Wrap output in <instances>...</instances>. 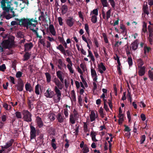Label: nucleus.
Returning <instances> with one entry per match:
<instances>
[{
	"label": "nucleus",
	"mask_w": 153,
	"mask_h": 153,
	"mask_svg": "<svg viewBox=\"0 0 153 153\" xmlns=\"http://www.w3.org/2000/svg\"><path fill=\"white\" fill-rule=\"evenodd\" d=\"M77 119L73 116V114H71L70 116L69 121L72 124L75 123V120Z\"/></svg>",
	"instance_id": "obj_19"
},
{
	"label": "nucleus",
	"mask_w": 153,
	"mask_h": 153,
	"mask_svg": "<svg viewBox=\"0 0 153 153\" xmlns=\"http://www.w3.org/2000/svg\"><path fill=\"white\" fill-rule=\"evenodd\" d=\"M1 120L2 122H5L6 120V117L5 115H3L1 117Z\"/></svg>",
	"instance_id": "obj_64"
},
{
	"label": "nucleus",
	"mask_w": 153,
	"mask_h": 153,
	"mask_svg": "<svg viewBox=\"0 0 153 153\" xmlns=\"http://www.w3.org/2000/svg\"><path fill=\"white\" fill-rule=\"evenodd\" d=\"M52 35L51 36H48L47 37L48 39L51 42H53L55 41L56 40L52 36Z\"/></svg>",
	"instance_id": "obj_46"
},
{
	"label": "nucleus",
	"mask_w": 153,
	"mask_h": 153,
	"mask_svg": "<svg viewBox=\"0 0 153 153\" xmlns=\"http://www.w3.org/2000/svg\"><path fill=\"white\" fill-rule=\"evenodd\" d=\"M49 32L52 36H56V31L53 25L51 24L49 25Z\"/></svg>",
	"instance_id": "obj_8"
},
{
	"label": "nucleus",
	"mask_w": 153,
	"mask_h": 153,
	"mask_svg": "<svg viewBox=\"0 0 153 153\" xmlns=\"http://www.w3.org/2000/svg\"><path fill=\"white\" fill-rule=\"evenodd\" d=\"M127 118L128 119V122H129L131 120V116L130 115V112L129 111L127 112Z\"/></svg>",
	"instance_id": "obj_50"
},
{
	"label": "nucleus",
	"mask_w": 153,
	"mask_h": 153,
	"mask_svg": "<svg viewBox=\"0 0 153 153\" xmlns=\"http://www.w3.org/2000/svg\"><path fill=\"white\" fill-rule=\"evenodd\" d=\"M111 10L109 9L106 12V17L107 19H108L110 18L111 16Z\"/></svg>",
	"instance_id": "obj_49"
},
{
	"label": "nucleus",
	"mask_w": 153,
	"mask_h": 153,
	"mask_svg": "<svg viewBox=\"0 0 153 153\" xmlns=\"http://www.w3.org/2000/svg\"><path fill=\"white\" fill-rule=\"evenodd\" d=\"M148 73H149V76L150 79L152 81L153 80V72L150 70L149 71Z\"/></svg>",
	"instance_id": "obj_43"
},
{
	"label": "nucleus",
	"mask_w": 153,
	"mask_h": 153,
	"mask_svg": "<svg viewBox=\"0 0 153 153\" xmlns=\"http://www.w3.org/2000/svg\"><path fill=\"white\" fill-rule=\"evenodd\" d=\"M17 21H19V24L21 26L23 25L27 28H30L36 34V37H38V34L37 31L38 28L36 27L37 24L36 20L33 19H16Z\"/></svg>",
	"instance_id": "obj_1"
},
{
	"label": "nucleus",
	"mask_w": 153,
	"mask_h": 153,
	"mask_svg": "<svg viewBox=\"0 0 153 153\" xmlns=\"http://www.w3.org/2000/svg\"><path fill=\"white\" fill-rule=\"evenodd\" d=\"M88 54L87 56L88 57H90L93 56L92 53L90 50H88Z\"/></svg>",
	"instance_id": "obj_62"
},
{
	"label": "nucleus",
	"mask_w": 153,
	"mask_h": 153,
	"mask_svg": "<svg viewBox=\"0 0 153 153\" xmlns=\"http://www.w3.org/2000/svg\"><path fill=\"white\" fill-rule=\"evenodd\" d=\"M80 51L82 54L84 55H86V52L83 49V48H80Z\"/></svg>",
	"instance_id": "obj_57"
},
{
	"label": "nucleus",
	"mask_w": 153,
	"mask_h": 153,
	"mask_svg": "<svg viewBox=\"0 0 153 153\" xmlns=\"http://www.w3.org/2000/svg\"><path fill=\"white\" fill-rule=\"evenodd\" d=\"M56 117L58 121L60 123H63L65 120L63 115L60 113H59L57 114Z\"/></svg>",
	"instance_id": "obj_12"
},
{
	"label": "nucleus",
	"mask_w": 153,
	"mask_h": 153,
	"mask_svg": "<svg viewBox=\"0 0 153 153\" xmlns=\"http://www.w3.org/2000/svg\"><path fill=\"white\" fill-rule=\"evenodd\" d=\"M78 15L79 17L81 18L82 21L84 20V17L83 15H82V12L81 11H79L78 12Z\"/></svg>",
	"instance_id": "obj_52"
},
{
	"label": "nucleus",
	"mask_w": 153,
	"mask_h": 153,
	"mask_svg": "<svg viewBox=\"0 0 153 153\" xmlns=\"http://www.w3.org/2000/svg\"><path fill=\"white\" fill-rule=\"evenodd\" d=\"M24 86V84L22 82H20L17 86V89L19 91H22L23 90Z\"/></svg>",
	"instance_id": "obj_21"
},
{
	"label": "nucleus",
	"mask_w": 153,
	"mask_h": 153,
	"mask_svg": "<svg viewBox=\"0 0 153 153\" xmlns=\"http://www.w3.org/2000/svg\"><path fill=\"white\" fill-rule=\"evenodd\" d=\"M139 105L141 107H142L143 108L145 107L146 106L145 104L143 101H141L140 102Z\"/></svg>",
	"instance_id": "obj_63"
},
{
	"label": "nucleus",
	"mask_w": 153,
	"mask_h": 153,
	"mask_svg": "<svg viewBox=\"0 0 153 153\" xmlns=\"http://www.w3.org/2000/svg\"><path fill=\"white\" fill-rule=\"evenodd\" d=\"M99 112L101 117L102 118H104L105 114L104 113L103 109L102 107L100 108Z\"/></svg>",
	"instance_id": "obj_24"
},
{
	"label": "nucleus",
	"mask_w": 153,
	"mask_h": 153,
	"mask_svg": "<svg viewBox=\"0 0 153 153\" xmlns=\"http://www.w3.org/2000/svg\"><path fill=\"white\" fill-rule=\"evenodd\" d=\"M147 32V24L146 23L143 22V28L142 29V33H144Z\"/></svg>",
	"instance_id": "obj_22"
},
{
	"label": "nucleus",
	"mask_w": 153,
	"mask_h": 153,
	"mask_svg": "<svg viewBox=\"0 0 153 153\" xmlns=\"http://www.w3.org/2000/svg\"><path fill=\"white\" fill-rule=\"evenodd\" d=\"M22 114L23 115V119L25 121L27 122L31 121V115L27 110H23L22 112Z\"/></svg>",
	"instance_id": "obj_4"
},
{
	"label": "nucleus",
	"mask_w": 153,
	"mask_h": 153,
	"mask_svg": "<svg viewBox=\"0 0 153 153\" xmlns=\"http://www.w3.org/2000/svg\"><path fill=\"white\" fill-rule=\"evenodd\" d=\"M6 3H4L3 4L2 3L1 4V7L2 8V10L5 12H8L9 11L10 7H7L6 6Z\"/></svg>",
	"instance_id": "obj_17"
},
{
	"label": "nucleus",
	"mask_w": 153,
	"mask_h": 153,
	"mask_svg": "<svg viewBox=\"0 0 153 153\" xmlns=\"http://www.w3.org/2000/svg\"><path fill=\"white\" fill-rule=\"evenodd\" d=\"M30 134H35L36 131L34 127L32 126H30Z\"/></svg>",
	"instance_id": "obj_37"
},
{
	"label": "nucleus",
	"mask_w": 153,
	"mask_h": 153,
	"mask_svg": "<svg viewBox=\"0 0 153 153\" xmlns=\"http://www.w3.org/2000/svg\"><path fill=\"white\" fill-rule=\"evenodd\" d=\"M56 75L57 77L59 79V81L62 83L63 84L64 79V74L61 71H58L56 72Z\"/></svg>",
	"instance_id": "obj_7"
},
{
	"label": "nucleus",
	"mask_w": 153,
	"mask_h": 153,
	"mask_svg": "<svg viewBox=\"0 0 153 153\" xmlns=\"http://www.w3.org/2000/svg\"><path fill=\"white\" fill-rule=\"evenodd\" d=\"M77 71L80 74L82 75H83V73L84 72H83V71H82L81 69V68L79 67H77Z\"/></svg>",
	"instance_id": "obj_61"
},
{
	"label": "nucleus",
	"mask_w": 153,
	"mask_h": 153,
	"mask_svg": "<svg viewBox=\"0 0 153 153\" xmlns=\"http://www.w3.org/2000/svg\"><path fill=\"white\" fill-rule=\"evenodd\" d=\"M149 33V40L150 44H152L153 40V27L150 25H149L148 27Z\"/></svg>",
	"instance_id": "obj_5"
},
{
	"label": "nucleus",
	"mask_w": 153,
	"mask_h": 153,
	"mask_svg": "<svg viewBox=\"0 0 153 153\" xmlns=\"http://www.w3.org/2000/svg\"><path fill=\"white\" fill-rule=\"evenodd\" d=\"M61 11L62 13H65L67 11L68 9V6L66 5L62 6L61 8Z\"/></svg>",
	"instance_id": "obj_20"
},
{
	"label": "nucleus",
	"mask_w": 153,
	"mask_h": 153,
	"mask_svg": "<svg viewBox=\"0 0 153 153\" xmlns=\"http://www.w3.org/2000/svg\"><path fill=\"white\" fill-rule=\"evenodd\" d=\"M40 13L41 15L39 17V20H41L42 21H44L45 19V17L44 13L42 12H41Z\"/></svg>",
	"instance_id": "obj_31"
},
{
	"label": "nucleus",
	"mask_w": 153,
	"mask_h": 153,
	"mask_svg": "<svg viewBox=\"0 0 153 153\" xmlns=\"http://www.w3.org/2000/svg\"><path fill=\"white\" fill-rule=\"evenodd\" d=\"M53 82L56 86L54 87V91L55 92L54 97V101L56 102H59L61 99V93L60 90H62L64 87V84L62 83L59 79L56 78H54Z\"/></svg>",
	"instance_id": "obj_2"
},
{
	"label": "nucleus",
	"mask_w": 153,
	"mask_h": 153,
	"mask_svg": "<svg viewBox=\"0 0 153 153\" xmlns=\"http://www.w3.org/2000/svg\"><path fill=\"white\" fill-rule=\"evenodd\" d=\"M91 73L92 77L97 76V74L95 70L92 68H91Z\"/></svg>",
	"instance_id": "obj_40"
},
{
	"label": "nucleus",
	"mask_w": 153,
	"mask_h": 153,
	"mask_svg": "<svg viewBox=\"0 0 153 153\" xmlns=\"http://www.w3.org/2000/svg\"><path fill=\"white\" fill-rule=\"evenodd\" d=\"M45 75L46 78V80L48 82H49L51 81V76L48 73H45Z\"/></svg>",
	"instance_id": "obj_25"
},
{
	"label": "nucleus",
	"mask_w": 153,
	"mask_h": 153,
	"mask_svg": "<svg viewBox=\"0 0 153 153\" xmlns=\"http://www.w3.org/2000/svg\"><path fill=\"white\" fill-rule=\"evenodd\" d=\"M6 68L5 65L4 64H3L1 66H0V71H3Z\"/></svg>",
	"instance_id": "obj_54"
},
{
	"label": "nucleus",
	"mask_w": 153,
	"mask_h": 153,
	"mask_svg": "<svg viewBox=\"0 0 153 153\" xmlns=\"http://www.w3.org/2000/svg\"><path fill=\"white\" fill-rule=\"evenodd\" d=\"M109 1L110 2L111 5L113 8H114L115 7V3L114 0Z\"/></svg>",
	"instance_id": "obj_60"
},
{
	"label": "nucleus",
	"mask_w": 153,
	"mask_h": 153,
	"mask_svg": "<svg viewBox=\"0 0 153 153\" xmlns=\"http://www.w3.org/2000/svg\"><path fill=\"white\" fill-rule=\"evenodd\" d=\"M56 48L57 49L59 50L61 53L65 50L64 47L61 44L59 45L58 46H57Z\"/></svg>",
	"instance_id": "obj_34"
},
{
	"label": "nucleus",
	"mask_w": 153,
	"mask_h": 153,
	"mask_svg": "<svg viewBox=\"0 0 153 153\" xmlns=\"http://www.w3.org/2000/svg\"><path fill=\"white\" fill-rule=\"evenodd\" d=\"M22 75V73L20 71H18L16 74V76L17 78H20Z\"/></svg>",
	"instance_id": "obj_55"
},
{
	"label": "nucleus",
	"mask_w": 153,
	"mask_h": 153,
	"mask_svg": "<svg viewBox=\"0 0 153 153\" xmlns=\"http://www.w3.org/2000/svg\"><path fill=\"white\" fill-rule=\"evenodd\" d=\"M55 116L54 114L51 113L48 115V117L51 121H53L55 119Z\"/></svg>",
	"instance_id": "obj_32"
},
{
	"label": "nucleus",
	"mask_w": 153,
	"mask_h": 153,
	"mask_svg": "<svg viewBox=\"0 0 153 153\" xmlns=\"http://www.w3.org/2000/svg\"><path fill=\"white\" fill-rule=\"evenodd\" d=\"M93 14H94V16H97L98 15V10L97 9H96L94 10L92 12L90 13V15H91Z\"/></svg>",
	"instance_id": "obj_38"
},
{
	"label": "nucleus",
	"mask_w": 153,
	"mask_h": 153,
	"mask_svg": "<svg viewBox=\"0 0 153 153\" xmlns=\"http://www.w3.org/2000/svg\"><path fill=\"white\" fill-rule=\"evenodd\" d=\"M101 1L103 7H107L108 6V4L107 0H101Z\"/></svg>",
	"instance_id": "obj_36"
},
{
	"label": "nucleus",
	"mask_w": 153,
	"mask_h": 153,
	"mask_svg": "<svg viewBox=\"0 0 153 153\" xmlns=\"http://www.w3.org/2000/svg\"><path fill=\"white\" fill-rule=\"evenodd\" d=\"M138 46V45L137 42L136 41L133 42L131 44L130 48L131 49H132L133 50L135 51L137 49Z\"/></svg>",
	"instance_id": "obj_16"
},
{
	"label": "nucleus",
	"mask_w": 153,
	"mask_h": 153,
	"mask_svg": "<svg viewBox=\"0 0 153 153\" xmlns=\"http://www.w3.org/2000/svg\"><path fill=\"white\" fill-rule=\"evenodd\" d=\"M49 133L52 134H55V132L54 129L52 128H50L49 130Z\"/></svg>",
	"instance_id": "obj_51"
},
{
	"label": "nucleus",
	"mask_w": 153,
	"mask_h": 153,
	"mask_svg": "<svg viewBox=\"0 0 153 153\" xmlns=\"http://www.w3.org/2000/svg\"><path fill=\"white\" fill-rule=\"evenodd\" d=\"M137 62L138 63V68L140 67H142V66L143 64V62L142 60L140 59L137 60Z\"/></svg>",
	"instance_id": "obj_28"
},
{
	"label": "nucleus",
	"mask_w": 153,
	"mask_h": 153,
	"mask_svg": "<svg viewBox=\"0 0 153 153\" xmlns=\"http://www.w3.org/2000/svg\"><path fill=\"white\" fill-rule=\"evenodd\" d=\"M58 64L57 67L59 69L64 71L63 68H66V65L64 62L61 59H59L58 60Z\"/></svg>",
	"instance_id": "obj_9"
},
{
	"label": "nucleus",
	"mask_w": 153,
	"mask_h": 153,
	"mask_svg": "<svg viewBox=\"0 0 153 153\" xmlns=\"http://www.w3.org/2000/svg\"><path fill=\"white\" fill-rule=\"evenodd\" d=\"M39 127H42L43 125L41 119L39 117Z\"/></svg>",
	"instance_id": "obj_58"
},
{
	"label": "nucleus",
	"mask_w": 153,
	"mask_h": 153,
	"mask_svg": "<svg viewBox=\"0 0 153 153\" xmlns=\"http://www.w3.org/2000/svg\"><path fill=\"white\" fill-rule=\"evenodd\" d=\"M120 29L122 30L121 32L124 33L126 32V30L125 26L123 24H121L120 25Z\"/></svg>",
	"instance_id": "obj_29"
},
{
	"label": "nucleus",
	"mask_w": 153,
	"mask_h": 153,
	"mask_svg": "<svg viewBox=\"0 0 153 153\" xmlns=\"http://www.w3.org/2000/svg\"><path fill=\"white\" fill-rule=\"evenodd\" d=\"M73 64H68L67 65V67L68 69L70 72L72 74L74 73V70L72 68Z\"/></svg>",
	"instance_id": "obj_23"
},
{
	"label": "nucleus",
	"mask_w": 153,
	"mask_h": 153,
	"mask_svg": "<svg viewBox=\"0 0 153 153\" xmlns=\"http://www.w3.org/2000/svg\"><path fill=\"white\" fill-rule=\"evenodd\" d=\"M83 129L85 133H87V134H88V128L87 125L86 123H84Z\"/></svg>",
	"instance_id": "obj_26"
},
{
	"label": "nucleus",
	"mask_w": 153,
	"mask_h": 153,
	"mask_svg": "<svg viewBox=\"0 0 153 153\" xmlns=\"http://www.w3.org/2000/svg\"><path fill=\"white\" fill-rule=\"evenodd\" d=\"M12 13H13V15L12 16H11L10 14H8L7 15L5 16V18L7 19H9L12 18V17H14L15 16V15H14V11H12Z\"/></svg>",
	"instance_id": "obj_47"
},
{
	"label": "nucleus",
	"mask_w": 153,
	"mask_h": 153,
	"mask_svg": "<svg viewBox=\"0 0 153 153\" xmlns=\"http://www.w3.org/2000/svg\"><path fill=\"white\" fill-rule=\"evenodd\" d=\"M85 29L88 34L89 33V27L87 24H85Z\"/></svg>",
	"instance_id": "obj_53"
},
{
	"label": "nucleus",
	"mask_w": 153,
	"mask_h": 153,
	"mask_svg": "<svg viewBox=\"0 0 153 153\" xmlns=\"http://www.w3.org/2000/svg\"><path fill=\"white\" fill-rule=\"evenodd\" d=\"M58 22L59 25H62L63 22L62 19L61 17H59L58 18Z\"/></svg>",
	"instance_id": "obj_56"
},
{
	"label": "nucleus",
	"mask_w": 153,
	"mask_h": 153,
	"mask_svg": "<svg viewBox=\"0 0 153 153\" xmlns=\"http://www.w3.org/2000/svg\"><path fill=\"white\" fill-rule=\"evenodd\" d=\"M15 114L17 118L21 119L22 118V116L20 112L16 111V112Z\"/></svg>",
	"instance_id": "obj_39"
},
{
	"label": "nucleus",
	"mask_w": 153,
	"mask_h": 153,
	"mask_svg": "<svg viewBox=\"0 0 153 153\" xmlns=\"http://www.w3.org/2000/svg\"><path fill=\"white\" fill-rule=\"evenodd\" d=\"M139 71H138V74L140 76L143 75L145 73V68L144 66L140 67L138 68Z\"/></svg>",
	"instance_id": "obj_15"
},
{
	"label": "nucleus",
	"mask_w": 153,
	"mask_h": 153,
	"mask_svg": "<svg viewBox=\"0 0 153 153\" xmlns=\"http://www.w3.org/2000/svg\"><path fill=\"white\" fill-rule=\"evenodd\" d=\"M54 93L53 91H51L49 89H48L45 93V96L47 97L51 98L53 96Z\"/></svg>",
	"instance_id": "obj_14"
},
{
	"label": "nucleus",
	"mask_w": 153,
	"mask_h": 153,
	"mask_svg": "<svg viewBox=\"0 0 153 153\" xmlns=\"http://www.w3.org/2000/svg\"><path fill=\"white\" fill-rule=\"evenodd\" d=\"M90 117L91 122L94 121L96 118H97V113L96 114L94 111H92L91 112V114L90 115Z\"/></svg>",
	"instance_id": "obj_13"
},
{
	"label": "nucleus",
	"mask_w": 153,
	"mask_h": 153,
	"mask_svg": "<svg viewBox=\"0 0 153 153\" xmlns=\"http://www.w3.org/2000/svg\"><path fill=\"white\" fill-rule=\"evenodd\" d=\"M80 67L82 69L83 72H85L86 71V66L83 63H81L80 64Z\"/></svg>",
	"instance_id": "obj_41"
},
{
	"label": "nucleus",
	"mask_w": 153,
	"mask_h": 153,
	"mask_svg": "<svg viewBox=\"0 0 153 153\" xmlns=\"http://www.w3.org/2000/svg\"><path fill=\"white\" fill-rule=\"evenodd\" d=\"M32 47L33 45L31 43L25 44V51H28Z\"/></svg>",
	"instance_id": "obj_18"
},
{
	"label": "nucleus",
	"mask_w": 153,
	"mask_h": 153,
	"mask_svg": "<svg viewBox=\"0 0 153 153\" xmlns=\"http://www.w3.org/2000/svg\"><path fill=\"white\" fill-rule=\"evenodd\" d=\"M143 13L142 15L143 16H145V15L146 14L148 16L150 10L147 5V2H145L143 7L142 8Z\"/></svg>",
	"instance_id": "obj_6"
},
{
	"label": "nucleus",
	"mask_w": 153,
	"mask_h": 153,
	"mask_svg": "<svg viewBox=\"0 0 153 153\" xmlns=\"http://www.w3.org/2000/svg\"><path fill=\"white\" fill-rule=\"evenodd\" d=\"M73 116L77 118L78 117V112L75 109H74L73 112Z\"/></svg>",
	"instance_id": "obj_48"
},
{
	"label": "nucleus",
	"mask_w": 153,
	"mask_h": 153,
	"mask_svg": "<svg viewBox=\"0 0 153 153\" xmlns=\"http://www.w3.org/2000/svg\"><path fill=\"white\" fill-rule=\"evenodd\" d=\"M25 88L26 90L30 92H31V87L30 84L29 83H26L25 85Z\"/></svg>",
	"instance_id": "obj_30"
},
{
	"label": "nucleus",
	"mask_w": 153,
	"mask_h": 153,
	"mask_svg": "<svg viewBox=\"0 0 153 153\" xmlns=\"http://www.w3.org/2000/svg\"><path fill=\"white\" fill-rule=\"evenodd\" d=\"M127 61L129 66L132 65L133 64L132 60L131 57H128V58Z\"/></svg>",
	"instance_id": "obj_42"
},
{
	"label": "nucleus",
	"mask_w": 153,
	"mask_h": 153,
	"mask_svg": "<svg viewBox=\"0 0 153 153\" xmlns=\"http://www.w3.org/2000/svg\"><path fill=\"white\" fill-rule=\"evenodd\" d=\"M98 67L99 71L101 74L103 73V71L106 70L105 66L102 62H101L100 64L98 65Z\"/></svg>",
	"instance_id": "obj_10"
},
{
	"label": "nucleus",
	"mask_w": 153,
	"mask_h": 153,
	"mask_svg": "<svg viewBox=\"0 0 153 153\" xmlns=\"http://www.w3.org/2000/svg\"><path fill=\"white\" fill-rule=\"evenodd\" d=\"M75 22V20L72 18L70 17L66 21L67 25L69 27L72 26Z\"/></svg>",
	"instance_id": "obj_11"
},
{
	"label": "nucleus",
	"mask_w": 153,
	"mask_h": 153,
	"mask_svg": "<svg viewBox=\"0 0 153 153\" xmlns=\"http://www.w3.org/2000/svg\"><path fill=\"white\" fill-rule=\"evenodd\" d=\"M1 45L4 49H10L14 47L15 44L14 41L8 39L3 41Z\"/></svg>",
	"instance_id": "obj_3"
},
{
	"label": "nucleus",
	"mask_w": 153,
	"mask_h": 153,
	"mask_svg": "<svg viewBox=\"0 0 153 153\" xmlns=\"http://www.w3.org/2000/svg\"><path fill=\"white\" fill-rule=\"evenodd\" d=\"M9 78L10 80V82L13 84H15V79L12 76H10L9 77Z\"/></svg>",
	"instance_id": "obj_59"
},
{
	"label": "nucleus",
	"mask_w": 153,
	"mask_h": 153,
	"mask_svg": "<svg viewBox=\"0 0 153 153\" xmlns=\"http://www.w3.org/2000/svg\"><path fill=\"white\" fill-rule=\"evenodd\" d=\"M91 21L94 23H96L97 21V16H92L91 18Z\"/></svg>",
	"instance_id": "obj_35"
},
{
	"label": "nucleus",
	"mask_w": 153,
	"mask_h": 153,
	"mask_svg": "<svg viewBox=\"0 0 153 153\" xmlns=\"http://www.w3.org/2000/svg\"><path fill=\"white\" fill-rule=\"evenodd\" d=\"M150 48H149L147 47L146 46H145L144 48V53L145 54V55L144 56V58L147 57L146 53H148L149 51Z\"/></svg>",
	"instance_id": "obj_27"
},
{
	"label": "nucleus",
	"mask_w": 153,
	"mask_h": 153,
	"mask_svg": "<svg viewBox=\"0 0 153 153\" xmlns=\"http://www.w3.org/2000/svg\"><path fill=\"white\" fill-rule=\"evenodd\" d=\"M64 114L66 117H68V110L67 108L64 109Z\"/></svg>",
	"instance_id": "obj_45"
},
{
	"label": "nucleus",
	"mask_w": 153,
	"mask_h": 153,
	"mask_svg": "<svg viewBox=\"0 0 153 153\" xmlns=\"http://www.w3.org/2000/svg\"><path fill=\"white\" fill-rule=\"evenodd\" d=\"M30 54L28 53H26L24 55V61L28 60L30 58Z\"/></svg>",
	"instance_id": "obj_33"
},
{
	"label": "nucleus",
	"mask_w": 153,
	"mask_h": 153,
	"mask_svg": "<svg viewBox=\"0 0 153 153\" xmlns=\"http://www.w3.org/2000/svg\"><path fill=\"white\" fill-rule=\"evenodd\" d=\"M0 36L2 37L3 39H5L8 38V35L3 32L0 33Z\"/></svg>",
	"instance_id": "obj_44"
}]
</instances>
